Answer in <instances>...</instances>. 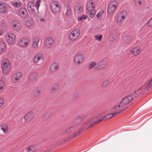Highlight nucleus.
I'll list each match as a JSON object with an SVG mask.
<instances>
[{
	"mask_svg": "<svg viewBox=\"0 0 152 152\" xmlns=\"http://www.w3.org/2000/svg\"><path fill=\"white\" fill-rule=\"evenodd\" d=\"M4 86V83L3 80H0V90L3 89Z\"/></svg>",
	"mask_w": 152,
	"mask_h": 152,
	"instance_id": "nucleus-44",
	"label": "nucleus"
},
{
	"mask_svg": "<svg viewBox=\"0 0 152 152\" xmlns=\"http://www.w3.org/2000/svg\"><path fill=\"white\" fill-rule=\"evenodd\" d=\"M128 108L127 107H126L122 110L121 111L118 112L117 113V114H120V113L122 112H124V111H125Z\"/></svg>",
	"mask_w": 152,
	"mask_h": 152,
	"instance_id": "nucleus-51",
	"label": "nucleus"
},
{
	"mask_svg": "<svg viewBox=\"0 0 152 152\" xmlns=\"http://www.w3.org/2000/svg\"><path fill=\"white\" fill-rule=\"evenodd\" d=\"M22 77L21 73L20 72H18L15 73L13 76V79L15 82H19Z\"/></svg>",
	"mask_w": 152,
	"mask_h": 152,
	"instance_id": "nucleus-22",
	"label": "nucleus"
},
{
	"mask_svg": "<svg viewBox=\"0 0 152 152\" xmlns=\"http://www.w3.org/2000/svg\"><path fill=\"white\" fill-rule=\"evenodd\" d=\"M19 15L21 18L25 19L28 16V13L26 9L24 8H20L18 10Z\"/></svg>",
	"mask_w": 152,
	"mask_h": 152,
	"instance_id": "nucleus-15",
	"label": "nucleus"
},
{
	"mask_svg": "<svg viewBox=\"0 0 152 152\" xmlns=\"http://www.w3.org/2000/svg\"><path fill=\"white\" fill-rule=\"evenodd\" d=\"M118 3L116 1H113L110 2L107 7V11L109 14H113L117 9Z\"/></svg>",
	"mask_w": 152,
	"mask_h": 152,
	"instance_id": "nucleus-4",
	"label": "nucleus"
},
{
	"mask_svg": "<svg viewBox=\"0 0 152 152\" xmlns=\"http://www.w3.org/2000/svg\"><path fill=\"white\" fill-rule=\"evenodd\" d=\"M7 9V5L6 3L2 1H0V13H5Z\"/></svg>",
	"mask_w": 152,
	"mask_h": 152,
	"instance_id": "nucleus-16",
	"label": "nucleus"
},
{
	"mask_svg": "<svg viewBox=\"0 0 152 152\" xmlns=\"http://www.w3.org/2000/svg\"><path fill=\"white\" fill-rule=\"evenodd\" d=\"M94 37L96 40H98V41H99L101 40L102 38V35H100L99 36L96 35Z\"/></svg>",
	"mask_w": 152,
	"mask_h": 152,
	"instance_id": "nucleus-41",
	"label": "nucleus"
},
{
	"mask_svg": "<svg viewBox=\"0 0 152 152\" xmlns=\"http://www.w3.org/2000/svg\"><path fill=\"white\" fill-rule=\"evenodd\" d=\"M86 17L85 15H83L81 16L78 18L77 19L78 21H81L85 19H86Z\"/></svg>",
	"mask_w": 152,
	"mask_h": 152,
	"instance_id": "nucleus-43",
	"label": "nucleus"
},
{
	"mask_svg": "<svg viewBox=\"0 0 152 152\" xmlns=\"http://www.w3.org/2000/svg\"><path fill=\"white\" fill-rule=\"evenodd\" d=\"M29 43V39L26 37L20 38L18 41V45L21 47H24L28 46Z\"/></svg>",
	"mask_w": 152,
	"mask_h": 152,
	"instance_id": "nucleus-7",
	"label": "nucleus"
},
{
	"mask_svg": "<svg viewBox=\"0 0 152 152\" xmlns=\"http://www.w3.org/2000/svg\"><path fill=\"white\" fill-rule=\"evenodd\" d=\"M133 97L131 95L128 96L124 98L122 101L121 102L120 104L121 106H124L128 104L129 103L132 101ZM121 105H119L118 106H115V107L114 110H116L118 109Z\"/></svg>",
	"mask_w": 152,
	"mask_h": 152,
	"instance_id": "nucleus-5",
	"label": "nucleus"
},
{
	"mask_svg": "<svg viewBox=\"0 0 152 152\" xmlns=\"http://www.w3.org/2000/svg\"><path fill=\"white\" fill-rule=\"evenodd\" d=\"M34 23V20L33 18L28 17L25 21V25L26 26L29 27L33 25Z\"/></svg>",
	"mask_w": 152,
	"mask_h": 152,
	"instance_id": "nucleus-27",
	"label": "nucleus"
},
{
	"mask_svg": "<svg viewBox=\"0 0 152 152\" xmlns=\"http://www.w3.org/2000/svg\"><path fill=\"white\" fill-rule=\"evenodd\" d=\"M127 15V13L125 11H122L117 13L116 15V21L117 24L121 25L124 22Z\"/></svg>",
	"mask_w": 152,
	"mask_h": 152,
	"instance_id": "nucleus-3",
	"label": "nucleus"
},
{
	"mask_svg": "<svg viewBox=\"0 0 152 152\" xmlns=\"http://www.w3.org/2000/svg\"><path fill=\"white\" fill-rule=\"evenodd\" d=\"M96 63L94 62H92L91 63L88 65V68L90 69L93 68L95 66H96Z\"/></svg>",
	"mask_w": 152,
	"mask_h": 152,
	"instance_id": "nucleus-38",
	"label": "nucleus"
},
{
	"mask_svg": "<svg viewBox=\"0 0 152 152\" xmlns=\"http://www.w3.org/2000/svg\"><path fill=\"white\" fill-rule=\"evenodd\" d=\"M35 4L32 2H30L27 4L28 9L30 13L35 14H38L39 11L35 9Z\"/></svg>",
	"mask_w": 152,
	"mask_h": 152,
	"instance_id": "nucleus-10",
	"label": "nucleus"
},
{
	"mask_svg": "<svg viewBox=\"0 0 152 152\" xmlns=\"http://www.w3.org/2000/svg\"><path fill=\"white\" fill-rule=\"evenodd\" d=\"M140 52V48L137 47L131 50L130 53L132 55L136 56L139 54Z\"/></svg>",
	"mask_w": 152,
	"mask_h": 152,
	"instance_id": "nucleus-28",
	"label": "nucleus"
},
{
	"mask_svg": "<svg viewBox=\"0 0 152 152\" xmlns=\"http://www.w3.org/2000/svg\"><path fill=\"white\" fill-rule=\"evenodd\" d=\"M89 124V123L88 120H86L80 124H78L76 126H75L72 127H71L68 129L66 131L65 134L69 133L72 130H73L74 129H75L77 128H78V129H80L81 127H82L83 129H87L90 126H88ZM64 134H65V133H64Z\"/></svg>",
	"mask_w": 152,
	"mask_h": 152,
	"instance_id": "nucleus-2",
	"label": "nucleus"
},
{
	"mask_svg": "<svg viewBox=\"0 0 152 152\" xmlns=\"http://www.w3.org/2000/svg\"><path fill=\"white\" fill-rule=\"evenodd\" d=\"M122 41L124 43H127L130 42V38L128 36H124L122 37Z\"/></svg>",
	"mask_w": 152,
	"mask_h": 152,
	"instance_id": "nucleus-30",
	"label": "nucleus"
},
{
	"mask_svg": "<svg viewBox=\"0 0 152 152\" xmlns=\"http://www.w3.org/2000/svg\"><path fill=\"white\" fill-rule=\"evenodd\" d=\"M36 149V148L35 146H30L27 148L26 150V152H34Z\"/></svg>",
	"mask_w": 152,
	"mask_h": 152,
	"instance_id": "nucleus-31",
	"label": "nucleus"
},
{
	"mask_svg": "<svg viewBox=\"0 0 152 152\" xmlns=\"http://www.w3.org/2000/svg\"><path fill=\"white\" fill-rule=\"evenodd\" d=\"M37 75L36 72L32 73L29 75V79H32V80H34L36 78Z\"/></svg>",
	"mask_w": 152,
	"mask_h": 152,
	"instance_id": "nucleus-36",
	"label": "nucleus"
},
{
	"mask_svg": "<svg viewBox=\"0 0 152 152\" xmlns=\"http://www.w3.org/2000/svg\"><path fill=\"white\" fill-rule=\"evenodd\" d=\"M142 87L140 88H139L137 91L134 92V94L132 95V96L133 98L135 97H138L140 96L142 94H145L147 91H145L143 89H142Z\"/></svg>",
	"mask_w": 152,
	"mask_h": 152,
	"instance_id": "nucleus-12",
	"label": "nucleus"
},
{
	"mask_svg": "<svg viewBox=\"0 0 152 152\" xmlns=\"http://www.w3.org/2000/svg\"><path fill=\"white\" fill-rule=\"evenodd\" d=\"M40 20L41 21H42V22H44L45 20L43 18H41L40 19Z\"/></svg>",
	"mask_w": 152,
	"mask_h": 152,
	"instance_id": "nucleus-52",
	"label": "nucleus"
},
{
	"mask_svg": "<svg viewBox=\"0 0 152 152\" xmlns=\"http://www.w3.org/2000/svg\"><path fill=\"white\" fill-rule=\"evenodd\" d=\"M4 103V99L2 98H0V107L2 106Z\"/></svg>",
	"mask_w": 152,
	"mask_h": 152,
	"instance_id": "nucleus-49",
	"label": "nucleus"
},
{
	"mask_svg": "<svg viewBox=\"0 0 152 152\" xmlns=\"http://www.w3.org/2000/svg\"><path fill=\"white\" fill-rule=\"evenodd\" d=\"M82 132V131L80 130L79 132L77 133H75L73 136V137H74L76 136L77 135H79Z\"/></svg>",
	"mask_w": 152,
	"mask_h": 152,
	"instance_id": "nucleus-50",
	"label": "nucleus"
},
{
	"mask_svg": "<svg viewBox=\"0 0 152 152\" xmlns=\"http://www.w3.org/2000/svg\"><path fill=\"white\" fill-rule=\"evenodd\" d=\"M118 33L116 30L111 31L109 34V39L110 41H113L117 38Z\"/></svg>",
	"mask_w": 152,
	"mask_h": 152,
	"instance_id": "nucleus-18",
	"label": "nucleus"
},
{
	"mask_svg": "<svg viewBox=\"0 0 152 152\" xmlns=\"http://www.w3.org/2000/svg\"><path fill=\"white\" fill-rule=\"evenodd\" d=\"M6 39L7 42L10 44L13 43L15 40V36L13 33H8L5 35Z\"/></svg>",
	"mask_w": 152,
	"mask_h": 152,
	"instance_id": "nucleus-11",
	"label": "nucleus"
},
{
	"mask_svg": "<svg viewBox=\"0 0 152 152\" xmlns=\"http://www.w3.org/2000/svg\"><path fill=\"white\" fill-rule=\"evenodd\" d=\"M80 33V31L78 29L72 31L69 34V39L72 41L76 40L79 37Z\"/></svg>",
	"mask_w": 152,
	"mask_h": 152,
	"instance_id": "nucleus-9",
	"label": "nucleus"
},
{
	"mask_svg": "<svg viewBox=\"0 0 152 152\" xmlns=\"http://www.w3.org/2000/svg\"><path fill=\"white\" fill-rule=\"evenodd\" d=\"M118 114L117 113H113L109 114L107 116L104 117L103 118L98 119V118L100 117L101 115H99L97 116H96L95 117V119L91 121V120H88V121L89 123V124L88 126H93L92 124H96L97 122L98 123L102 120H106L107 119L113 117L114 115L116 116Z\"/></svg>",
	"mask_w": 152,
	"mask_h": 152,
	"instance_id": "nucleus-1",
	"label": "nucleus"
},
{
	"mask_svg": "<svg viewBox=\"0 0 152 152\" xmlns=\"http://www.w3.org/2000/svg\"><path fill=\"white\" fill-rule=\"evenodd\" d=\"M58 64L57 63H54L51 65L50 71L51 72H54L58 69Z\"/></svg>",
	"mask_w": 152,
	"mask_h": 152,
	"instance_id": "nucleus-29",
	"label": "nucleus"
},
{
	"mask_svg": "<svg viewBox=\"0 0 152 152\" xmlns=\"http://www.w3.org/2000/svg\"><path fill=\"white\" fill-rule=\"evenodd\" d=\"M1 129L2 130L3 132L5 133H6L8 130V127L7 125L4 124L2 125L1 126Z\"/></svg>",
	"mask_w": 152,
	"mask_h": 152,
	"instance_id": "nucleus-34",
	"label": "nucleus"
},
{
	"mask_svg": "<svg viewBox=\"0 0 152 152\" xmlns=\"http://www.w3.org/2000/svg\"><path fill=\"white\" fill-rule=\"evenodd\" d=\"M106 62L104 60L99 61L96 64L95 68L96 69H102L105 66L106 64Z\"/></svg>",
	"mask_w": 152,
	"mask_h": 152,
	"instance_id": "nucleus-20",
	"label": "nucleus"
},
{
	"mask_svg": "<svg viewBox=\"0 0 152 152\" xmlns=\"http://www.w3.org/2000/svg\"><path fill=\"white\" fill-rule=\"evenodd\" d=\"M40 150V151H42V150H40H40Z\"/></svg>",
	"mask_w": 152,
	"mask_h": 152,
	"instance_id": "nucleus-54",
	"label": "nucleus"
},
{
	"mask_svg": "<svg viewBox=\"0 0 152 152\" xmlns=\"http://www.w3.org/2000/svg\"><path fill=\"white\" fill-rule=\"evenodd\" d=\"M58 88V86L57 85H54L53 86L52 88V90L53 91H54L57 90Z\"/></svg>",
	"mask_w": 152,
	"mask_h": 152,
	"instance_id": "nucleus-48",
	"label": "nucleus"
},
{
	"mask_svg": "<svg viewBox=\"0 0 152 152\" xmlns=\"http://www.w3.org/2000/svg\"><path fill=\"white\" fill-rule=\"evenodd\" d=\"M12 26L14 30L17 31L20 30L21 28L20 23L18 20H15L12 23Z\"/></svg>",
	"mask_w": 152,
	"mask_h": 152,
	"instance_id": "nucleus-14",
	"label": "nucleus"
},
{
	"mask_svg": "<svg viewBox=\"0 0 152 152\" xmlns=\"http://www.w3.org/2000/svg\"><path fill=\"white\" fill-rule=\"evenodd\" d=\"M5 43L2 41H0V50L4 51L5 50Z\"/></svg>",
	"mask_w": 152,
	"mask_h": 152,
	"instance_id": "nucleus-35",
	"label": "nucleus"
},
{
	"mask_svg": "<svg viewBox=\"0 0 152 152\" xmlns=\"http://www.w3.org/2000/svg\"><path fill=\"white\" fill-rule=\"evenodd\" d=\"M1 66L3 71L5 73L7 72L10 69V62L9 60L5 58L1 63Z\"/></svg>",
	"mask_w": 152,
	"mask_h": 152,
	"instance_id": "nucleus-8",
	"label": "nucleus"
},
{
	"mask_svg": "<svg viewBox=\"0 0 152 152\" xmlns=\"http://www.w3.org/2000/svg\"><path fill=\"white\" fill-rule=\"evenodd\" d=\"M12 4L14 7H19L21 5V3L20 1H12Z\"/></svg>",
	"mask_w": 152,
	"mask_h": 152,
	"instance_id": "nucleus-32",
	"label": "nucleus"
},
{
	"mask_svg": "<svg viewBox=\"0 0 152 152\" xmlns=\"http://www.w3.org/2000/svg\"><path fill=\"white\" fill-rule=\"evenodd\" d=\"M84 56L81 54H79L76 55L74 58V61L76 64H80L83 61Z\"/></svg>",
	"mask_w": 152,
	"mask_h": 152,
	"instance_id": "nucleus-17",
	"label": "nucleus"
},
{
	"mask_svg": "<svg viewBox=\"0 0 152 152\" xmlns=\"http://www.w3.org/2000/svg\"><path fill=\"white\" fill-rule=\"evenodd\" d=\"M50 151V149L47 150L45 151V152H49Z\"/></svg>",
	"mask_w": 152,
	"mask_h": 152,
	"instance_id": "nucleus-53",
	"label": "nucleus"
},
{
	"mask_svg": "<svg viewBox=\"0 0 152 152\" xmlns=\"http://www.w3.org/2000/svg\"><path fill=\"white\" fill-rule=\"evenodd\" d=\"M33 60L35 63H37L39 61H42L43 60V56L41 53H37L35 56Z\"/></svg>",
	"mask_w": 152,
	"mask_h": 152,
	"instance_id": "nucleus-21",
	"label": "nucleus"
},
{
	"mask_svg": "<svg viewBox=\"0 0 152 152\" xmlns=\"http://www.w3.org/2000/svg\"><path fill=\"white\" fill-rule=\"evenodd\" d=\"M147 24L149 27L152 26V18L148 21Z\"/></svg>",
	"mask_w": 152,
	"mask_h": 152,
	"instance_id": "nucleus-47",
	"label": "nucleus"
},
{
	"mask_svg": "<svg viewBox=\"0 0 152 152\" xmlns=\"http://www.w3.org/2000/svg\"><path fill=\"white\" fill-rule=\"evenodd\" d=\"M40 38L38 37L34 38L32 40V46L33 48L37 49L38 47V43L39 41Z\"/></svg>",
	"mask_w": 152,
	"mask_h": 152,
	"instance_id": "nucleus-26",
	"label": "nucleus"
},
{
	"mask_svg": "<svg viewBox=\"0 0 152 152\" xmlns=\"http://www.w3.org/2000/svg\"><path fill=\"white\" fill-rule=\"evenodd\" d=\"M104 11L103 10H100L96 15L97 19L98 20H100L104 14Z\"/></svg>",
	"mask_w": 152,
	"mask_h": 152,
	"instance_id": "nucleus-33",
	"label": "nucleus"
},
{
	"mask_svg": "<svg viewBox=\"0 0 152 152\" xmlns=\"http://www.w3.org/2000/svg\"><path fill=\"white\" fill-rule=\"evenodd\" d=\"M7 25L5 23H3L1 24V27L2 29L5 30L7 29Z\"/></svg>",
	"mask_w": 152,
	"mask_h": 152,
	"instance_id": "nucleus-45",
	"label": "nucleus"
},
{
	"mask_svg": "<svg viewBox=\"0 0 152 152\" xmlns=\"http://www.w3.org/2000/svg\"><path fill=\"white\" fill-rule=\"evenodd\" d=\"M150 88H152V79L148 82L146 83L142 86V88L145 91H148Z\"/></svg>",
	"mask_w": 152,
	"mask_h": 152,
	"instance_id": "nucleus-23",
	"label": "nucleus"
},
{
	"mask_svg": "<svg viewBox=\"0 0 152 152\" xmlns=\"http://www.w3.org/2000/svg\"><path fill=\"white\" fill-rule=\"evenodd\" d=\"M50 7L51 11L53 14H57L60 10V6L59 3L55 1L52 2Z\"/></svg>",
	"mask_w": 152,
	"mask_h": 152,
	"instance_id": "nucleus-6",
	"label": "nucleus"
},
{
	"mask_svg": "<svg viewBox=\"0 0 152 152\" xmlns=\"http://www.w3.org/2000/svg\"><path fill=\"white\" fill-rule=\"evenodd\" d=\"M134 2L136 5L140 6L142 4V0H134Z\"/></svg>",
	"mask_w": 152,
	"mask_h": 152,
	"instance_id": "nucleus-42",
	"label": "nucleus"
},
{
	"mask_svg": "<svg viewBox=\"0 0 152 152\" xmlns=\"http://www.w3.org/2000/svg\"><path fill=\"white\" fill-rule=\"evenodd\" d=\"M53 39L51 37H48L45 41L44 45L46 48H50L53 46Z\"/></svg>",
	"mask_w": 152,
	"mask_h": 152,
	"instance_id": "nucleus-13",
	"label": "nucleus"
},
{
	"mask_svg": "<svg viewBox=\"0 0 152 152\" xmlns=\"http://www.w3.org/2000/svg\"><path fill=\"white\" fill-rule=\"evenodd\" d=\"M89 13V16L91 18H93L95 14V11L94 10L92 11H88Z\"/></svg>",
	"mask_w": 152,
	"mask_h": 152,
	"instance_id": "nucleus-40",
	"label": "nucleus"
},
{
	"mask_svg": "<svg viewBox=\"0 0 152 152\" xmlns=\"http://www.w3.org/2000/svg\"><path fill=\"white\" fill-rule=\"evenodd\" d=\"M109 81L108 80H105L103 82L102 84V86L103 87H104L106 86L109 83Z\"/></svg>",
	"mask_w": 152,
	"mask_h": 152,
	"instance_id": "nucleus-46",
	"label": "nucleus"
},
{
	"mask_svg": "<svg viewBox=\"0 0 152 152\" xmlns=\"http://www.w3.org/2000/svg\"><path fill=\"white\" fill-rule=\"evenodd\" d=\"M67 7V11L66 14V15L67 16H69L70 15L71 13V8L68 5L66 6Z\"/></svg>",
	"mask_w": 152,
	"mask_h": 152,
	"instance_id": "nucleus-37",
	"label": "nucleus"
},
{
	"mask_svg": "<svg viewBox=\"0 0 152 152\" xmlns=\"http://www.w3.org/2000/svg\"><path fill=\"white\" fill-rule=\"evenodd\" d=\"M74 8L75 11L78 13H80L83 10L82 5L78 3H75Z\"/></svg>",
	"mask_w": 152,
	"mask_h": 152,
	"instance_id": "nucleus-19",
	"label": "nucleus"
},
{
	"mask_svg": "<svg viewBox=\"0 0 152 152\" xmlns=\"http://www.w3.org/2000/svg\"><path fill=\"white\" fill-rule=\"evenodd\" d=\"M95 4L92 1L88 2L86 5V9L88 11L94 10Z\"/></svg>",
	"mask_w": 152,
	"mask_h": 152,
	"instance_id": "nucleus-24",
	"label": "nucleus"
},
{
	"mask_svg": "<svg viewBox=\"0 0 152 152\" xmlns=\"http://www.w3.org/2000/svg\"><path fill=\"white\" fill-rule=\"evenodd\" d=\"M34 113L33 112L31 111L27 113L24 116L25 121L28 122L30 121L33 117Z\"/></svg>",
	"mask_w": 152,
	"mask_h": 152,
	"instance_id": "nucleus-25",
	"label": "nucleus"
},
{
	"mask_svg": "<svg viewBox=\"0 0 152 152\" xmlns=\"http://www.w3.org/2000/svg\"><path fill=\"white\" fill-rule=\"evenodd\" d=\"M41 2V0H37L36 2L35 6V9H37V10L38 11V9L39 8V7L40 5V3Z\"/></svg>",
	"mask_w": 152,
	"mask_h": 152,
	"instance_id": "nucleus-39",
	"label": "nucleus"
}]
</instances>
